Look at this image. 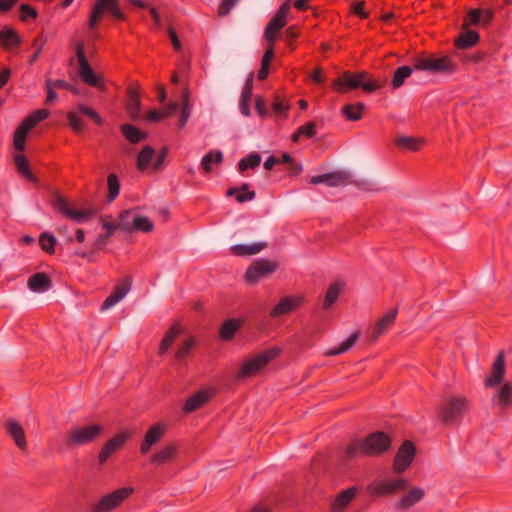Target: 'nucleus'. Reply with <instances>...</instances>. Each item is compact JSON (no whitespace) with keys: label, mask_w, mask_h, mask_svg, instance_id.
I'll list each match as a JSON object with an SVG mask.
<instances>
[{"label":"nucleus","mask_w":512,"mask_h":512,"mask_svg":"<svg viewBox=\"0 0 512 512\" xmlns=\"http://www.w3.org/2000/svg\"><path fill=\"white\" fill-rule=\"evenodd\" d=\"M391 440L383 432H374L369 435L365 440L358 441L346 449L347 457H354L358 452L366 455H375L383 453L390 447Z\"/></svg>","instance_id":"nucleus-1"},{"label":"nucleus","mask_w":512,"mask_h":512,"mask_svg":"<svg viewBox=\"0 0 512 512\" xmlns=\"http://www.w3.org/2000/svg\"><path fill=\"white\" fill-rule=\"evenodd\" d=\"M469 407V401L464 396L450 395L438 408L441 420L446 426H452L460 421L464 412Z\"/></svg>","instance_id":"nucleus-2"},{"label":"nucleus","mask_w":512,"mask_h":512,"mask_svg":"<svg viewBox=\"0 0 512 512\" xmlns=\"http://www.w3.org/2000/svg\"><path fill=\"white\" fill-rule=\"evenodd\" d=\"M103 430L104 428L100 424L74 427L66 433V445L69 448H73L89 444L96 440Z\"/></svg>","instance_id":"nucleus-3"},{"label":"nucleus","mask_w":512,"mask_h":512,"mask_svg":"<svg viewBox=\"0 0 512 512\" xmlns=\"http://www.w3.org/2000/svg\"><path fill=\"white\" fill-rule=\"evenodd\" d=\"M75 54L78 61V74L81 80L92 87L105 89V83L101 75L96 74L85 55L84 43L77 41L75 43Z\"/></svg>","instance_id":"nucleus-4"},{"label":"nucleus","mask_w":512,"mask_h":512,"mask_svg":"<svg viewBox=\"0 0 512 512\" xmlns=\"http://www.w3.org/2000/svg\"><path fill=\"white\" fill-rule=\"evenodd\" d=\"M280 353L277 347L265 350L256 356L244 362L241 370L237 374L238 378H245L259 373L271 360L276 358Z\"/></svg>","instance_id":"nucleus-5"},{"label":"nucleus","mask_w":512,"mask_h":512,"mask_svg":"<svg viewBox=\"0 0 512 512\" xmlns=\"http://www.w3.org/2000/svg\"><path fill=\"white\" fill-rule=\"evenodd\" d=\"M134 489L132 487H122L113 492L104 495L91 506L92 512H111L118 508L127 498H129Z\"/></svg>","instance_id":"nucleus-6"},{"label":"nucleus","mask_w":512,"mask_h":512,"mask_svg":"<svg viewBox=\"0 0 512 512\" xmlns=\"http://www.w3.org/2000/svg\"><path fill=\"white\" fill-rule=\"evenodd\" d=\"M366 76L364 72L358 74L345 72L333 82V87L340 92H344L345 87L350 89L362 87L367 92L375 91L381 87V84L375 81H365Z\"/></svg>","instance_id":"nucleus-7"},{"label":"nucleus","mask_w":512,"mask_h":512,"mask_svg":"<svg viewBox=\"0 0 512 512\" xmlns=\"http://www.w3.org/2000/svg\"><path fill=\"white\" fill-rule=\"evenodd\" d=\"M104 11L110 12L112 17L116 20H125V14L118 6L117 0H96L89 16V29H94L97 23L101 20Z\"/></svg>","instance_id":"nucleus-8"},{"label":"nucleus","mask_w":512,"mask_h":512,"mask_svg":"<svg viewBox=\"0 0 512 512\" xmlns=\"http://www.w3.org/2000/svg\"><path fill=\"white\" fill-rule=\"evenodd\" d=\"M453 64L451 59L447 56L433 57L425 56L418 57L414 60V69L432 72H447L452 70Z\"/></svg>","instance_id":"nucleus-9"},{"label":"nucleus","mask_w":512,"mask_h":512,"mask_svg":"<svg viewBox=\"0 0 512 512\" xmlns=\"http://www.w3.org/2000/svg\"><path fill=\"white\" fill-rule=\"evenodd\" d=\"M180 105L179 127L182 128L186 124L190 115V110L188 108V91L186 87H182L177 101H173L165 107H162V118L172 116L178 110Z\"/></svg>","instance_id":"nucleus-10"},{"label":"nucleus","mask_w":512,"mask_h":512,"mask_svg":"<svg viewBox=\"0 0 512 512\" xmlns=\"http://www.w3.org/2000/svg\"><path fill=\"white\" fill-rule=\"evenodd\" d=\"M131 436L132 432L130 430H121L119 433L109 439L99 452V464L103 465L115 452L120 450L125 445Z\"/></svg>","instance_id":"nucleus-11"},{"label":"nucleus","mask_w":512,"mask_h":512,"mask_svg":"<svg viewBox=\"0 0 512 512\" xmlns=\"http://www.w3.org/2000/svg\"><path fill=\"white\" fill-rule=\"evenodd\" d=\"M290 8V2L286 1L269 21L265 28V38L269 43L275 42L277 34L286 25V17L290 12Z\"/></svg>","instance_id":"nucleus-12"},{"label":"nucleus","mask_w":512,"mask_h":512,"mask_svg":"<svg viewBox=\"0 0 512 512\" xmlns=\"http://www.w3.org/2000/svg\"><path fill=\"white\" fill-rule=\"evenodd\" d=\"M276 268L277 264L270 260H257L248 267L245 273V279L247 282L254 284L261 276L273 273Z\"/></svg>","instance_id":"nucleus-13"},{"label":"nucleus","mask_w":512,"mask_h":512,"mask_svg":"<svg viewBox=\"0 0 512 512\" xmlns=\"http://www.w3.org/2000/svg\"><path fill=\"white\" fill-rule=\"evenodd\" d=\"M415 447L409 441H405L397 452L394 460V470L397 473L405 471L415 456Z\"/></svg>","instance_id":"nucleus-14"},{"label":"nucleus","mask_w":512,"mask_h":512,"mask_svg":"<svg viewBox=\"0 0 512 512\" xmlns=\"http://www.w3.org/2000/svg\"><path fill=\"white\" fill-rule=\"evenodd\" d=\"M131 285V278L125 277L119 284L114 287L112 293L104 300L101 306V310H108L120 302L130 291Z\"/></svg>","instance_id":"nucleus-15"},{"label":"nucleus","mask_w":512,"mask_h":512,"mask_svg":"<svg viewBox=\"0 0 512 512\" xmlns=\"http://www.w3.org/2000/svg\"><path fill=\"white\" fill-rule=\"evenodd\" d=\"M350 174L347 171L339 170L332 173L313 176L310 179L312 184H326L330 187L344 185L348 182Z\"/></svg>","instance_id":"nucleus-16"},{"label":"nucleus","mask_w":512,"mask_h":512,"mask_svg":"<svg viewBox=\"0 0 512 512\" xmlns=\"http://www.w3.org/2000/svg\"><path fill=\"white\" fill-rule=\"evenodd\" d=\"M505 375V360H504V352L501 351L497 358L495 359L491 375L488 376L485 381V387H496L503 382Z\"/></svg>","instance_id":"nucleus-17"},{"label":"nucleus","mask_w":512,"mask_h":512,"mask_svg":"<svg viewBox=\"0 0 512 512\" xmlns=\"http://www.w3.org/2000/svg\"><path fill=\"white\" fill-rule=\"evenodd\" d=\"M140 105L141 103L137 87L130 86L127 90L125 108L132 121L141 119Z\"/></svg>","instance_id":"nucleus-18"},{"label":"nucleus","mask_w":512,"mask_h":512,"mask_svg":"<svg viewBox=\"0 0 512 512\" xmlns=\"http://www.w3.org/2000/svg\"><path fill=\"white\" fill-rule=\"evenodd\" d=\"M6 432L13 439L15 445L21 450L25 451L27 449V441L23 427L21 424L14 420L8 419L6 421Z\"/></svg>","instance_id":"nucleus-19"},{"label":"nucleus","mask_w":512,"mask_h":512,"mask_svg":"<svg viewBox=\"0 0 512 512\" xmlns=\"http://www.w3.org/2000/svg\"><path fill=\"white\" fill-rule=\"evenodd\" d=\"M492 403L501 411L510 407L512 405V384L505 382L499 386L492 397Z\"/></svg>","instance_id":"nucleus-20"},{"label":"nucleus","mask_w":512,"mask_h":512,"mask_svg":"<svg viewBox=\"0 0 512 512\" xmlns=\"http://www.w3.org/2000/svg\"><path fill=\"white\" fill-rule=\"evenodd\" d=\"M302 302L301 297H283L270 311L271 317H279L294 311Z\"/></svg>","instance_id":"nucleus-21"},{"label":"nucleus","mask_w":512,"mask_h":512,"mask_svg":"<svg viewBox=\"0 0 512 512\" xmlns=\"http://www.w3.org/2000/svg\"><path fill=\"white\" fill-rule=\"evenodd\" d=\"M28 288L36 293L48 291L52 287L50 277L44 272H37L28 278Z\"/></svg>","instance_id":"nucleus-22"},{"label":"nucleus","mask_w":512,"mask_h":512,"mask_svg":"<svg viewBox=\"0 0 512 512\" xmlns=\"http://www.w3.org/2000/svg\"><path fill=\"white\" fill-rule=\"evenodd\" d=\"M397 316V310H391L385 314L370 331V337L372 341L378 339V337L384 334L394 323Z\"/></svg>","instance_id":"nucleus-23"},{"label":"nucleus","mask_w":512,"mask_h":512,"mask_svg":"<svg viewBox=\"0 0 512 512\" xmlns=\"http://www.w3.org/2000/svg\"><path fill=\"white\" fill-rule=\"evenodd\" d=\"M267 246L268 243L264 241L250 244H237L231 247V251L236 256H252L260 253Z\"/></svg>","instance_id":"nucleus-24"},{"label":"nucleus","mask_w":512,"mask_h":512,"mask_svg":"<svg viewBox=\"0 0 512 512\" xmlns=\"http://www.w3.org/2000/svg\"><path fill=\"white\" fill-rule=\"evenodd\" d=\"M21 44V39L17 32L11 27H4L0 30V45L5 50H13Z\"/></svg>","instance_id":"nucleus-25"},{"label":"nucleus","mask_w":512,"mask_h":512,"mask_svg":"<svg viewBox=\"0 0 512 512\" xmlns=\"http://www.w3.org/2000/svg\"><path fill=\"white\" fill-rule=\"evenodd\" d=\"M160 441V423H155L145 434L140 446V453L146 455L151 447Z\"/></svg>","instance_id":"nucleus-26"},{"label":"nucleus","mask_w":512,"mask_h":512,"mask_svg":"<svg viewBox=\"0 0 512 512\" xmlns=\"http://www.w3.org/2000/svg\"><path fill=\"white\" fill-rule=\"evenodd\" d=\"M120 131L124 138L131 144H137L147 139V133L131 124H122Z\"/></svg>","instance_id":"nucleus-27"},{"label":"nucleus","mask_w":512,"mask_h":512,"mask_svg":"<svg viewBox=\"0 0 512 512\" xmlns=\"http://www.w3.org/2000/svg\"><path fill=\"white\" fill-rule=\"evenodd\" d=\"M424 490L418 487H413L408 493H406L398 502L397 508L407 510L424 497Z\"/></svg>","instance_id":"nucleus-28"},{"label":"nucleus","mask_w":512,"mask_h":512,"mask_svg":"<svg viewBox=\"0 0 512 512\" xmlns=\"http://www.w3.org/2000/svg\"><path fill=\"white\" fill-rule=\"evenodd\" d=\"M408 487V482L405 479H396L389 482L379 484L375 493L377 494H392L397 491L403 490Z\"/></svg>","instance_id":"nucleus-29"},{"label":"nucleus","mask_w":512,"mask_h":512,"mask_svg":"<svg viewBox=\"0 0 512 512\" xmlns=\"http://www.w3.org/2000/svg\"><path fill=\"white\" fill-rule=\"evenodd\" d=\"M211 393L205 390L199 391L196 394L192 395L185 404V411L192 412L202 405H204L211 397Z\"/></svg>","instance_id":"nucleus-30"},{"label":"nucleus","mask_w":512,"mask_h":512,"mask_svg":"<svg viewBox=\"0 0 512 512\" xmlns=\"http://www.w3.org/2000/svg\"><path fill=\"white\" fill-rule=\"evenodd\" d=\"M356 490L353 488L342 491L332 503V512H342L355 497Z\"/></svg>","instance_id":"nucleus-31"},{"label":"nucleus","mask_w":512,"mask_h":512,"mask_svg":"<svg viewBox=\"0 0 512 512\" xmlns=\"http://www.w3.org/2000/svg\"><path fill=\"white\" fill-rule=\"evenodd\" d=\"M223 161V154L220 150H212L208 152L201 160V168L205 173L212 171V165H219Z\"/></svg>","instance_id":"nucleus-32"},{"label":"nucleus","mask_w":512,"mask_h":512,"mask_svg":"<svg viewBox=\"0 0 512 512\" xmlns=\"http://www.w3.org/2000/svg\"><path fill=\"white\" fill-rule=\"evenodd\" d=\"M154 154L155 151L151 146H144L137 156V169L139 171L146 170L152 161Z\"/></svg>","instance_id":"nucleus-33"},{"label":"nucleus","mask_w":512,"mask_h":512,"mask_svg":"<svg viewBox=\"0 0 512 512\" xmlns=\"http://www.w3.org/2000/svg\"><path fill=\"white\" fill-rule=\"evenodd\" d=\"M139 213L133 211V210H125L120 213L119 215V222L118 226L119 229L125 231V232H132L133 228V221L137 219Z\"/></svg>","instance_id":"nucleus-34"},{"label":"nucleus","mask_w":512,"mask_h":512,"mask_svg":"<svg viewBox=\"0 0 512 512\" xmlns=\"http://www.w3.org/2000/svg\"><path fill=\"white\" fill-rule=\"evenodd\" d=\"M14 161L17 170L23 177H25L29 181L36 182V178L31 172L29 163L23 154L16 155Z\"/></svg>","instance_id":"nucleus-35"},{"label":"nucleus","mask_w":512,"mask_h":512,"mask_svg":"<svg viewBox=\"0 0 512 512\" xmlns=\"http://www.w3.org/2000/svg\"><path fill=\"white\" fill-rule=\"evenodd\" d=\"M342 283L336 282L329 286L324 301H323V308L329 309L338 299L341 289H342Z\"/></svg>","instance_id":"nucleus-36"},{"label":"nucleus","mask_w":512,"mask_h":512,"mask_svg":"<svg viewBox=\"0 0 512 512\" xmlns=\"http://www.w3.org/2000/svg\"><path fill=\"white\" fill-rule=\"evenodd\" d=\"M30 130L31 129L28 128V126L25 125L23 122H21L20 125L15 130L13 144H14V148L17 151H23L25 149V140H26L27 134Z\"/></svg>","instance_id":"nucleus-37"},{"label":"nucleus","mask_w":512,"mask_h":512,"mask_svg":"<svg viewBox=\"0 0 512 512\" xmlns=\"http://www.w3.org/2000/svg\"><path fill=\"white\" fill-rule=\"evenodd\" d=\"M359 332L353 333L348 339L343 341L338 347L329 349L326 351L325 355L327 356H337L342 353L347 352L358 340Z\"/></svg>","instance_id":"nucleus-38"},{"label":"nucleus","mask_w":512,"mask_h":512,"mask_svg":"<svg viewBox=\"0 0 512 512\" xmlns=\"http://www.w3.org/2000/svg\"><path fill=\"white\" fill-rule=\"evenodd\" d=\"M479 40V35L475 31H466L455 40L458 48L466 49L475 45Z\"/></svg>","instance_id":"nucleus-39"},{"label":"nucleus","mask_w":512,"mask_h":512,"mask_svg":"<svg viewBox=\"0 0 512 512\" xmlns=\"http://www.w3.org/2000/svg\"><path fill=\"white\" fill-rule=\"evenodd\" d=\"M413 72V68L410 66H401L399 67L393 75L391 85L394 89L401 87L405 80L411 76Z\"/></svg>","instance_id":"nucleus-40"},{"label":"nucleus","mask_w":512,"mask_h":512,"mask_svg":"<svg viewBox=\"0 0 512 512\" xmlns=\"http://www.w3.org/2000/svg\"><path fill=\"white\" fill-rule=\"evenodd\" d=\"M228 196L236 195V200L239 203H243L245 201H251L255 197V193L253 191L248 190V184H243L240 189L231 188L227 192Z\"/></svg>","instance_id":"nucleus-41"},{"label":"nucleus","mask_w":512,"mask_h":512,"mask_svg":"<svg viewBox=\"0 0 512 512\" xmlns=\"http://www.w3.org/2000/svg\"><path fill=\"white\" fill-rule=\"evenodd\" d=\"M50 115L49 110L47 109H38L34 111L32 114L27 116L22 122L28 126V128H34L39 122L47 119Z\"/></svg>","instance_id":"nucleus-42"},{"label":"nucleus","mask_w":512,"mask_h":512,"mask_svg":"<svg viewBox=\"0 0 512 512\" xmlns=\"http://www.w3.org/2000/svg\"><path fill=\"white\" fill-rule=\"evenodd\" d=\"M93 215H94V210L91 208L80 209V210L71 208L66 217L68 219H71V220L77 222V223H84V222L88 221Z\"/></svg>","instance_id":"nucleus-43"},{"label":"nucleus","mask_w":512,"mask_h":512,"mask_svg":"<svg viewBox=\"0 0 512 512\" xmlns=\"http://www.w3.org/2000/svg\"><path fill=\"white\" fill-rule=\"evenodd\" d=\"M423 143L422 139L409 137V136H399L396 139V144L401 147L408 149L410 151H417L421 144Z\"/></svg>","instance_id":"nucleus-44"},{"label":"nucleus","mask_w":512,"mask_h":512,"mask_svg":"<svg viewBox=\"0 0 512 512\" xmlns=\"http://www.w3.org/2000/svg\"><path fill=\"white\" fill-rule=\"evenodd\" d=\"M154 229L153 222L146 216L138 215L137 219L133 221L132 232H150Z\"/></svg>","instance_id":"nucleus-45"},{"label":"nucleus","mask_w":512,"mask_h":512,"mask_svg":"<svg viewBox=\"0 0 512 512\" xmlns=\"http://www.w3.org/2000/svg\"><path fill=\"white\" fill-rule=\"evenodd\" d=\"M108 185V196L107 199L109 202L114 201L120 192V182L116 174L111 173L107 179Z\"/></svg>","instance_id":"nucleus-46"},{"label":"nucleus","mask_w":512,"mask_h":512,"mask_svg":"<svg viewBox=\"0 0 512 512\" xmlns=\"http://www.w3.org/2000/svg\"><path fill=\"white\" fill-rule=\"evenodd\" d=\"M364 109V104H349L343 107L342 112L351 121H357L361 118V113Z\"/></svg>","instance_id":"nucleus-47"},{"label":"nucleus","mask_w":512,"mask_h":512,"mask_svg":"<svg viewBox=\"0 0 512 512\" xmlns=\"http://www.w3.org/2000/svg\"><path fill=\"white\" fill-rule=\"evenodd\" d=\"M56 242V238L47 232L42 233L39 237V244L41 248L50 255L55 253Z\"/></svg>","instance_id":"nucleus-48"},{"label":"nucleus","mask_w":512,"mask_h":512,"mask_svg":"<svg viewBox=\"0 0 512 512\" xmlns=\"http://www.w3.org/2000/svg\"><path fill=\"white\" fill-rule=\"evenodd\" d=\"M182 332V328L179 323H174L170 329L167 331L165 336L162 338V352L166 350L175 338L180 335Z\"/></svg>","instance_id":"nucleus-49"},{"label":"nucleus","mask_w":512,"mask_h":512,"mask_svg":"<svg viewBox=\"0 0 512 512\" xmlns=\"http://www.w3.org/2000/svg\"><path fill=\"white\" fill-rule=\"evenodd\" d=\"M239 328V323L236 320L229 319L224 322L220 329V335L224 340H230L233 338L235 332Z\"/></svg>","instance_id":"nucleus-50"},{"label":"nucleus","mask_w":512,"mask_h":512,"mask_svg":"<svg viewBox=\"0 0 512 512\" xmlns=\"http://www.w3.org/2000/svg\"><path fill=\"white\" fill-rule=\"evenodd\" d=\"M195 344H196L195 337L190 336V337L186 338L179 345L178 349L176 350V353H175L176 358L182 359V358L186 357L191 352V350L194 348Z\"/></svg>","instance_id":"nucleus-51"},{"label":"nucleus","mask_w":512,"mask_h":512,"mask_svg":"<svg viewBox=\"0 0 512 512\" xmlns=\"http://www.w3.org/2000/svg\"><path fill=\"white\" fill-rule=\"evenodd\" d=\"M261 163V156L257 153H251L247 158H243L239 164L240 172H244L248 168H255Z\"/></svg>","instance_id":"nucleus-52"},{"label":"nucleus","mask_w":512,"mask_h":512,"mask_svg":"<svg viewBox=\"0 0 512 512\" xmlns=\"http://www.w3.org/2000/svg\"><path fill=\"white\" fill-rule=\"evenodd\" d=\"M67 118L69 126L74 132L81 133L84 131L85 123L75 112L68 113Z\"/></svg>","instance_id":"nucleus-53"},{"label":"nucleus","mask_w":512,"mask_h":512,"mask_svg":"<svg viewBox=\"0 0 512 512\" xmlns=\"http://www.w3.org/2000/svg\"><path fill=\"white\" fill-rule=\"evenodd\" d=\"M315 134V124L313 122H309L301 127H299L292 135V141L298 142L301 135H305L307 137H313Z\"/></svg>","instance_id":"nucleus-54"},{"label":"nucleus","mask_w":512,"mask_h":512,"mask_svg":"<svg viewBox=\"0 0 512 512\" xmlns=\"http://www.w3.org/2000/svg\"><path fill=\"white\" fill-rule=\"evenodd\" d=\"M52 206L55 210H57L58 212L63 214L65 217L67 216L69 210L71 209L66 198L61 195L55 196V198L52 202Z\"/></svg>","instance_id":"nucleus-55"},{"label":"nucleus","mask_w":512,"mask_h":512,"mask_svg":"<svg viewBox=\"0 0 512 512\" xmlns=\"http://www.w3.org/2000/svg\"><path fill=\"white\" fill-rule=\"evenodd\" d=\"M78 111L89 117L90 119H92L94 121V123L98 126H101L103 125V119L101 118V116L97 113L96 110L88 107V106H85V105H79L78 106Z\"/></svg>","instance_id":"nucleus-56"},{"label":"nucleus","mask_w":512,"mask_h":512,"mask_svg":"<svg viewBox=\"0 0 512 512\" xmlns=\"http://www.w3.org/2000/svg\"><path fill=\"white\" fill-rule=\"evenodd\" d=\"M482 11L479 9L470 10L468 16L465 18L462 28L467 29L470 25H476L480 22Z\"/></svg>","instance_id":"nucleus-57"},{"label":"nucleus","mask_w":512,"mask_h":512,"mask_svg":"<svg viewBox=\"0 0 512 512\" xmlns=\"http://www.w3.org/2000/svg\"><path fill=\"white\" fill-rule=\"evenodd\" d=\"M19 10L21 21H27L29 18L37 17V11L29 4H21Z\"/></svg>","instance_id":"nucleus-58"},{"label":"nucleus","mask_w":512,"mask_h":512,"mask_svg":"<svg viewBox=\"0 0 512 512\" xmlns=\"http://www.w3.org/2000/svg\"><path fill=\"white\" fill-rule=\"evenodd\" d=\"M130 3L134 6H137L139 8H149V12L156 24L159 22V13L155 7L150 6L147 2H144L142 0H130Z\"/></svg>","instance_id":"nucleus-59"},{"label":"nucleus","mask_w":512,"mask_h":512,"mask_svg":"<svg viewBox=\"0 0 512 512\" xmlns=\"http://www.w3.org/2000/svg\"><path fill=\"white\" fill-rule=\"evenodd\" d=\"M252 89H253V77H252V75H250V77L247 79V81L244 85L240 100L250 101L251 96H252Z\"/></svg>","instance_id":"nucleus-60"},{"label":"nucleus","mask_w":512,"mask_h":512,"mask_svg":"<svg viewBox=\"0 0 512 512\" xmlns=\"http://www.w3.org/2000/svg\"><path fill=\"white\" fill-rule=\"evenodd\" d=\"M237 2L238 0H223L219 6V15H227L231 11V9L236 5Z\"/></svg>","instance_id":"nucleus-61"},{"label":"nucleus","mask_w":512,"mask_h":512,"mask_svg":"<svg viewBox=\"0 0 512 512\" xmlns=\"http://www.w3.org/2000/svg\"><path fill=\"white\" fill-rule=\"evenodd\" d=\"M167 34H168V37H169V39L171 41V44H172L173 48L175 50H180L181 49V41L178 38L176 32L171 27H169L167 29Z\"/></svg>","instance_id":"nucleus-62"},{"label":"nucleus","mask_w":512,"mask_h":512,"mask_svg":"<svg viewBox=\"0 0 512 512\" xmlns=\"http://www.w3.org/2000/svg\"><path fill=\"white\" fill-rule=\"evenodd\" d=\"M54 87L55 88H60V89H65V90H69L75 94H78V90L69 82L65 81V80H62V79H58L54 82Z\"/></svg>","instance_id":"nucleus-63"},{"label":"nucleus","mask_w":512,"mask_h":512,"mask_svg":"<svg viewBox=\"0 0 512 512\" xmlns=\"http://www.w3.org/2000/svg\"><path fill=\"white\" fill-rule=\"evenodd\" d=\"M175 455V447L172 444H169L165 447H162V462L166 460H170Z\"/></svg>","instance_id":"nucleus-64"}]
</instances>
